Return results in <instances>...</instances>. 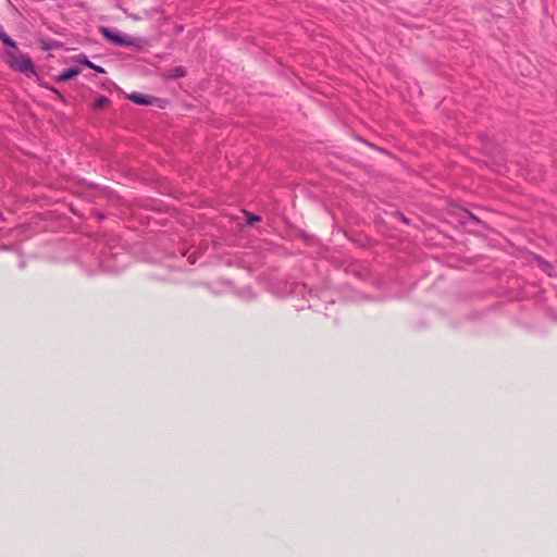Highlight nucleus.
<instances>
[{
	"instance_id": "1",
	"label": "nucleus",
	"mask_w": 557,
	"mask_h": 557,
	"mask_svg": "<svg viewBox=\"0 0 557 557\" xmlns=\"http://www.w3.org/2000/svg\"><path fill=\"white\" fill-rule=\"evenodd\" d=\"M99 32L106 40L114 44L115 46L135 48H139L141 46V39L128 36L116 29L102 26L99 28Z\"/></svg>"
},
{
	"instance_id": "2",
	"label": "nucleus",
	"mask_w": 557,
	"mask_h": 557,
	"mask_svg": "<svg viewBox=\"0 0 557 557\" xmlns=\"http://www.w3.org/2000/svg\"><path fill=\"white\" fill-rule=\"evenodd\" d=\"M5 60L10 67L16 72L23 73L27 76L36 73L30 58L26 55H17L15 51L9 50L5 51Z\"/></svg>"
},
{
	"instance_id": "3",
	"label": "nucleus",
	"mask_w": 557,
	"mask_h": 557,
	"mask_svg": "<svg viewBox=\"0 0 557 557\" xmlns=\"http://www.w3.org/2000/svg\"><path fill=\"white\" fill-rule=\"evenodd\" d=\"M79 74H81V69L77 66H72V67H69V69L64 70L63 72H61L57 77V82L65 83L70 79L75 78Z\"/></svg>"
},
{
	"instance_id": "4",
	"label": "nucleus",
	"mask_w": 557,
	"mask_h": 557,
	"mask_svg": "<svg viewBox=\"0 0 557 557\" xmlns=\"http://www.w3.org/2000/svg\"><path fill=\"white\" fill-rule=\"evenodd\" d=\"M128 99L134 103L146 106L150 103V97L148 95L133 92L128 96Z\"/></svg>"
},
{
	"instance_id": "5",
	"label": "nucleus",
	"mask_w": 557,
	"mask_h": 557,
	"mask_svg": "<svg viewBox=\"0 0 557 557\" xmlns=\"http://www.w3.org/2000/svg\"><path fill=\"white\" fill-rule=\"evenodd\" d=\"M76 62H78V63H81V64H84V65H86V66H87V67H89V69L95 70L97 73H104V72H106L103 67H101V66H99V65H96L95 63H92L91 61H89V60L87 59V57H85V55H79V57H77V58H76Z\"/></svg>"
},
{
	"instance_id": "6",
	"label": "nucleus",
	"mask_w": 557,
	"mask_h": 557,
	"mask_svg": "<svg viewBox=\"0 0 557 557\" xmlns=\"http://www.w3.org/2000/svg\"><path fill=\"white\" fill-rule=\"evenodd\" d=\"M185 75H186V70L183 66H175V67L170 69L166 72V77L172 78V79L181 78V77H184Z\"/></svg>"
},
{
	"instance_id": "7",
	"label": "nucleus",
	"mask_w": 557,
	"mask_h": 557,
	"mask_svg": "<svg viewBox=\"0 0 557 557\" xmlns=\"http://www.w3.org/2000/svg\"><path fill=\"white\" fill-rule=\"evenodd\" d=\"M0 40L3 45L16 49V42L4 32L2 26H0Z\"/></svg>"
},
{
	"instance_id": "8",
	"label": "nucleus",
	"mask_w": 557,
	"mask_h": 557,
	"mask_svg": "<svg viewBox=\"0 0 557 557\" xmlns=\"http://www.w3.org/2000/svg\"><path fill=\"white\" fill-rule=\"evenodd\" d=\"M109 103V99L104 96L98 97L94 102V108L97 110L103 109Z\"/></svg>"
},
{
	"instance_id": "9",
	"label": "nucleus",
	"mask_w": 557,
	"mask_h": 557,
	"mask_svg": "<svg viewBox=\"0 0 557 557\" xmlns=\"http://www.w3.org/2000/svg\"><path fill=\"white\" fill-rule=\"evenodd\" d=\"M541 267H542L543 271H545L548 275H550V268L552 267H550L549 263L541 261Z\"/></svg>"
},
{
	"instance_id": "10",
	"label": "nucleus",
	"mask_w": 557,
	"mask_h": 557,
	"mask_svg": "<svg viewBox=\"0 0 557 557\" xmlns=\"http://www.w3.org/2000/svg\"><path fill=\"white\" fill-rule=\"evenodd\" d=\"M247 216H248V223L249 224H252V223H255V222L260 220V218L258 215H255V214H248L247 213Z\"/></svg>"
}]
</instances>
